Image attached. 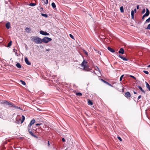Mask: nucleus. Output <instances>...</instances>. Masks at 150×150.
<instances>
[{
    "label": "nucleus",
    "instance_id": "11",
    "mask_svg": "<svg viewBox=\"0 0 150 150\" xmlns=\"http://www.w3.org/2000/svg\"><path fill=\"white\" fill-rule=\"evenodd\" d=\"M149 11L147 8H146V12L145 14H144L145 16H148L149 14Z\"/></svg>",
    "mask_w": 150,
    "mask_h": 150
},
{
    "label": "nucleus",
    "instance_id": "25",
    "mask_svg": "<svg viewBox=\"0 0 150 150\" xmlns=\"http://www.w3.org/2000/svg\"><path fill=\"white\" fill-rule=\"evenodd\" d=\"M52 6L53 8H55L56 7V5L55 3L54 2H53L52 3Z\"/></svg>",
    "mask_w": 150,
    "mask_h": 150
},
{
    "label": "nucleus",
    "instance_id": "18",
    "mask_svg": "<svg viewBox=\"0 0 150 150\" xmlns=\"http://www.w3.org/2000/svg\"><path fill=\"white\" fill-rule=\"evenodd\" d=\"M12 43V41H11L9 42L8 43L7 47H9L11 46V45Z\"/></svg>",
    "mask_w": 150,
    "mask_h": 150
},
{
    "label": "nucleus",
    "instance_id": "30",
    "mask_svg": "<svg viewBox=\"0 0 150 150\" xmlns=\"http://www.w3.org/2000/svg\"><path fill=\"white\" fill-rule=\"evenodd\" d=\"M83 51L86 55H88V53L86 51L84 50H83Z\"/></svg>",
    "mask_w": 150,
    "mask_h": 150
},
{
    "label": "nucleus",
    "instance_id": "55",
    "mask_svg": "<svg viewBox=\"0 0 150 150\" xmlns=\"http://www.w3.org/2000/svg\"><path fill=\"white\" fill-rule=\"evenodd\" d=\"M50 50L49 49H47L46 50V51H50Z\"/></svg>",
    "mask_w": 150,
    "mask_h": 150
},
{
    "label": "nucleus",
    "instance_id": "6",
    "mask_svg": "<svg viewBox=\"0 0 150 150\" xmlns=\"http://www.w3.org/2000/svg\"><path fill=\"white\" fill-rule=\"evenodd\" d=\"M125 96L126 98H128L130 97L131 96V95L129 92H127L125 93Z\"/></svg>",
    "mask_w": 150,
    "mask_h": 150
},
{
    "label": "nucleus",
    "instance_id": "29",
    "mask_svg": "<svg viewBox=\"0 0 150 150\" xmlns=\"http://www.w3.org/2000/svg\"><path fill=\"white\" fill-rule=\"evenodd\" d=\"M16 123L18 124H20L21 123L20 122L17 120H16Z\"/></svg>",
    "mask_w": 150,
    "mask_h": 150
},
{
    "label": "nucleus",
    "instance_id": "16",
    "mask_svg": "<svg viewBox=\"0 0 150 150\" xmlns=\"http://www.w3.org/2000/svg\"><path fill=\"white\" fill-rule=\"evenodd\" d=\"M146 88L150 91V86L147 82H146Z\"/></svg>",
    "mask_w": 150,
    "mask_h": 150
},
{
    "label": "nucleus",
    "instance_id": "5",
    "mask_svg": "<svg viewBox=\"0 0 150 150\" xmlns=\"http://www.w3.org/2000/svg\"><path fill=\"white\" fill-rule=\"evenodd\" d=\"M40 34L44 35H49V33L42 30L40 31Z\"/></svg>",
    "mask_w": 150,
    "mask_h": 150
},
{
    "label": "nucleus",
    "instance_id": "48",
    "mask_svg": "<svg viewBox=\"0 0 150 150\" xmlns=\"http://www.w3.org/2000/svg\"><path fill=\"white\" fill-rule=\"evenodd\" d=\"M131 17H132V19H134V15H131Z\"/></svg>",
    "mask_w": 150,
    "mask_h": 150
},
{
    "label": "nucleus",
    "instance_id": "34",
    "mask_svg": "<svg viewBox=\"0 0 150 150\" xmlns=\"http://www.w3.org/2000/svg\"><path fill=\"white\" fill-rule=\"evenodd\" d=\"M130 77L134 79L135 80H136V78L134 76L132 75H130Z\"/></svg>",
    "mask_w": 150,
    "mask_h": 150
},
{
    "label": "nucleus",
    "instance_id": "57",
    "mask_svg": "<svg viewBox=\"0 0 150 150\" xmlns=\"http://www.w3.org/2000/svg\"><path fill=\"white\" fill-rule=\"evenodd\" d=\"M122 87V88H123V87ZM122 90H123V89H122Z\"/></svg>",
    "mask_w": 150,
    "mask_h": 150
},
{
    "label": "nucleus",
    "instance_id": "15",
    "mask_svg": "<svg viewBox=\"0 0 150 150\" xmlns=\"http://www.w3.org/2000/svg\"><path fill=\"white\" fill-rule=\"evenodd\" d=\"M88 105H93V103L91 100L88 99Z\"/></svg>",
    "mask_w": 150,
    "mask_h": 150
},
{
    "label": "nucleus",
    "instance_id": "42",
    "mask_svg": "<svg viewBox=\"0 0 150 150\" xmlns=\"http://www.w3.org/2000/svg\"><path fill=\"white\" fill-rule=\"evenodd\" d=\"M123 60L125 61H127L128 60V59L125 57H124L122 59Z\"/></svg>",
    "mask_w": 150,
    "mask_h": 150
},
{
    "label": "nucleus",
    "instance_id": "37",
    "mask_svg": "<svg viewBox=\"0 0 150 150\" xmlns=\"http://www.w3.org/2000/svg\"><path fill=\"white\" fill-rule=\"evenodd\" d=\"M69 36L72 39H74V37L71 34H69Z\"/></svg>",
    "mask_w": 150,
    "mask_h": 150
},
{
    "label": "nucleus",
    "instance_id": "56",
    "mask_svg": "<svg viewBox=\"0 0 150 150\" xmlns=\"http://www.w3.org/2000/svg\"><path fill=\"white\" fill-rule=\"evenodd\" d=\"M148 67H150V64L148 66Z\"/></svg>",
    "mask_w": 150,
    "mask_h": 150
},
{
    "label": "nucleus",
    "instance_id": "51",
    "mask_svg": "<svg viewBox=\"0 0 150 150\" xmlns=\"http://www.w3.org/2000/svg\"><path fill=\"white\" fill-rule=\"evenodd\" d=\"M42 124H36V126H38V125H41Z\"/></svg>",
    "mask_w": 150,
    "mask_h": 150
},
{
    "label": "nucleus",
    "instance_id": "35",
    "mask_svg": "<svg viewBox=\"0 0 150 150\" xmlns=\"http://www.w3.org/2000/svg\"><path fill=\"white\" fill-rule=\"evenodd\" d=\"M145 9L144 8V9L142 11V14H143L145 12Z\"/></svg>",
    "mask_w": 150,
    "mask_h": 150
},
{
    "label": "nucleus",
    "instance_id": "8",
    "mask_svg": "<svg viewBox=\"0 0 150 150\" xmlns=\"http://www.w3.org/2000/svg\"><path fill=\"white\" fill-rule=\"evenodd\" d=\"M25 63L27 64H28V65H30L31 64V63L29 62L28 60V59L27 57L25 58Z\"/></svg>",
    "mask_w": 150,
    "mask_h": 150
},
{
    "label": "nucleus",
    "instance_id": "19",
    "mask_svg": "<svg viewBox=\"0 0 150 150\" xmlns=\"http://www.w3.org/2000/svg\"><path fill=\"white\" fill-rule=\"evenodd\" d=\"M138 87L141 91L144 93H145V91L142 89V88L140 86H139Z\"/></svg>",
    "mask_w": 150,
    "mask_h": 150
},
{
    "label": "nucleus",
    "instance_id": "14",
    "mask_svg": "<svg viewBox=\"0 0 150 150\" xmlns=\"http://www.w3.org/2000/svg\"><path fill=\"white\" fill-rule=\"evenodd\" d=\"M101 80L103 81V82L104 83H105L106 84H107V85H108L109 86H112V85L110 84L108 82L104 80L103 79H102Z\"/></svg>",
    "mask_w": 150,
    "mask_h": 150
},
{
    "label": "nucleus",
    "instance_id": "31",
    "mask_svg": "<svg viewBox=\"0 0 150 150\" xmlns=\"http://www.w3.org/2000/svg\"><path fill=\"white\" fill-rule=\"evenodd\" d=\"M143 72L146 74H149V72L147 71L144 70L143 71Z\"/></svg>",
    "mask_w": 150,
    "mask_h": 150
},
{
    "label": "nucleus",
    "instance_id": "33",
    "mask_svg": "<svg viewBox=\"0 0 150 150\" xmlns=\"http://www.w3.org/2000/svg\"><path fill=\"white\" fill-rule=\"evenodd\" d=\"M43 8L42 7H41L40 9V11L41 12H43Z\"/></svg>",
    "mask_w": 150,
    "mask_h": 150
},
{
    "label": "nucleus",
    "instance_id": "12",
    "mask_svg": "<svg viewBox=\"0 0 150 150\" xmlns=\"http://www.w3.org/2000/svg\"><path fill=\"white\" fill-rule=\"evenodd\" d=\"M108 49L112 52L113 53L115 52V51L113 49H112L110 47H108Z\"/></svg>",
    "mask_w": 150,
    "mask_h": 150
},
{
    "label": "nucleus",
    "instance_id": "49",
    "mask_svg": "<svg viewBox=\"0 0 150 150\" xmlns=\"http://www.w3.org/2000/svg\"><path fill=\"white\" fill-rule=\"evenodd\" d=\"M47 142H48V146H50V142H49V141H47Z\"/></svg>",
    "mask_w": 150,
    "mask_h": 150
},
{
    "label": "nucleus",
    "instance_id": "10",
    "mask_svg": "<svg viewBox=\"0 0 150 150\" xmlns=\"http://www.w3.org/2000/svg\"><path fill=\"white\" fill-rule=\"evenodd\" d=\"M25 117L23 115H22L21 119V118L19 119V120L21 121V123H22L23 122L24 120H25Z\"/></svg>",
    "mask_w": 150,
    "mask_h": 150
},
{
    "label": "nucleus",
    "instance_id": "26",
    "mask_svg": "<svg viewBox=\"0 0 150 150\" xmlns=\"http://www.w3.org/2000/svg\"><path fill=\"white\" fill-rule=\"evenodd\" d=\"M20 81L21 82V84H22V85H25L26 83H25V81H22V80H21Z\"/></svg>",
    "mask_w": 150,
    "mask_h": 150
},
{
    "label": "nucleus",
    "instance_id": "2",
    "mask_svg": "<svg viewBox=\"0 0 150 150\" xmlns=\"http://www.w3.org/2000/svg\"><path fill=\"white\" fill-rule=\"evenodd\" d=\"M32 40L37 44L42 43V39L37 36L33 37L32 39Z\"/></svg>",
    "mask_w": 150,
    "mask_h": 150
},
{
    "label": "nucleus",
    "instance_id": "1",
    "mask_svg": "<svg viewBox=\"0 0 150 150\" xmlns=\"http://www.w3.org/2000/svg\"><path fill=\"white\" fill-rule=\"evenodd\" d=\"M88 62L84 60L81 64V67L83 68V69L85 71H89L90 70V68L88 66Z\"/></svg>",
    "mask_w": 150,
    "mask_h": 150
},
{
    "label": "nucleus",
    "instance_id": "20",
    "mask_svg": "<svg viewBox=\"0 0 150 150\" xmlns=\"http://www.w3.org/2000/svg\"><path fill=\"white\" fill-rule=\"evenodd\" d=\"M30 134L32 136L35 137H36L35 136V135L32 132V131L30 132H29Z\"/></svg>",
    "mask_w": 150,
    "mask_h": 150
},
{
    "label": "nucleus",
    "instance_id": "50",
    "mask_svg": "<svg viewBox=\"0 0 150 150\" xmlns=\"http://www.w3.org/2000/svg\"><path fill=\"white\" fill-rule=\"evenodd\" d=\"M62 141L63 142H65V139L64 138H63L62 139Z\"/></svg>",
    "mask_w": 150,
    "mask_h": 150
},
{
    "label": "nucleus",
    "instance_id": "17",
    "mask_svg": "<svg viewBox=\"0 0 150 150\" xmlns=\"http://www.w3.org/2000/svg\"><path fill=\"white\" fill-rule=\"evenodd\" d=\"M16 65V67L19 68H21V65L18 63H17Z\"/></svg>",
    "mask_w": 150,
    "mask_h": 150
},
{
    "label": "nucleus",
    "instance_id": "9",
    "mask_svg": "<svg viewBox=\"0 0 150 150\" xmlns=\"http://www.w3.org/2000/svg\"><path fill=\"white\" fill-rule=\"evenodd\" d=\"M5 26L6 28L8 29L10 28V24L9 22H7Z\"/></svg>",
    "mask_w": 150,
    "mask_h": 150
},
{
    "label": "nucleus",
    "instance_id": "24",
    "mask_svg": "<svg viewBox=\"0 0 150 150\" xmlns=\"http://www.w3.org/2000/svg\"><path fill=\"white\" fill-rule=\"evenodd\" d=\"M41 15L42 16L45 17L47 18L48 17V16L47 14H44V13H41Z\"/></svg>",
    "mask_w": 150,
    "mask_h": 150
},
{
    "label": "nucleus",
    "instance_id": "53",
    "mask_svg": "<svg viewBox=\"0 0 150 150\" xmlns=\"http://www.w3.org/2000/svg\"><path fill=\"white\" fill-rule=\"evenodd\" d=\"M133 92H134V93L135 94H136L137 93V92H135L134 91Z\"/></svg>",
    "mask_w": 150,
    "mask_h": 150
},
{
    "label": "nucleus",
    "instance_id": "45",
    "mask_svg": "<svg viewBox=\"0 0 150 150\" xmlns=\"http://www.w3.org/2000/svg\"><path fill=\"white\" fill-rule=\"evenodd\" d=\"M46 1L45 2V3L47 4L48 3V0H46Z\"/></svg>",
    "mask_w": 150,
    "mask_h": 150
},
{
    "label": "nucleus",
    "instance_id": "52",
    "mask_svg": "<svg viewBox=\"0 0 150 150\" xmlns=\"http://www.w3.org/2000/svg\"><path fill=\"white\" fill-rule=\"evenodd\" d=\"M137 9H138L139 8V5H137Z\"/></svg>",
    "mask_w": 150,
    "mask_h": 150
},
{
    "label": "nucleus",
    "instance_id": "46",
    "mask_svg": "<svg viewBox=\"0 0 150 150\" xmlns=\"http://www.w3.org/2000/svg\"><path fill=\"white\" fill-rule=\"evenodd\" d=\"M32 131V130L31 129H28V131L29 132Z\"/></svg>",
    "mask_w": 150,
    "mask_h": 150
},
{
    "label": "nucleus",
    "instance_id": "47",
    "mask_svg": "<svg viewBox=\"0 0 150 150\" xmlns=\"http://www.w3.org/2000/svg\"><path fill=\"white\" fill-rule=\"evenodd\" d=\"M141 95L139 96L138 98V100L139 99L141 98Z\"/></svg>",
    "mask_w": 150,
    "mask_h": 150
},
{
    "label": "nucleus",
    "instance_id": "3",
    "mask_svg": "<svg viewBox=\"0 0 150 150\" xmlns=\"http://www.w3.org/2000/svg\"><path fill=\"white\" fill-rule=\"evenodd\" d=\"M52 40V39L47 37H44L42 39V42L47 43Z\"/></svg>",
    "mask_w": 150,
    "mask_h": 150
},
{
    "label": "nucleus",
    "instance_id": "39",
    "mask_svg": "<svg viewBox=\"0 0 150 150\" xmlns=\"http://www.w3.org/2000/svg\"><path fill=\"white\" fill-rule=\"evenodd\" d=\"M134 10H132L131 12V15H134Z\"/></svg>",
    "mask_w": 150,
    "mask_h": 150
},
{
    "label": "nucleus",
    "instance_id": "22",
    "mask_svg": "<svg viewBox=\"0 0 150 150\" xmlns=\"http://www.w3.org/2000/svg\"><path fill=\"white\" fill-rule=\"evenodd\" d=\"M36 5V4L34 3H31L29 4V6H34Z\"/></svg>",
    "mask_w": 150,
    "mask_h": 150
},
{
    "label": "nucleus",
    "instance_id": "32",
    "mask_svg": "<svg viewBox=\"0 0 150 150\" xmlns=\"http://www.w3.org/2000/svg\"><path fill=\"white\" fill-rule=\"evenodd\" d=\"M147 29L150 30V23L147 26V27L146 28Z\"/></svg>",
    "mask_w": 150,
    "mask_h": 150
},
{
    "label": "nucleus",
    "instance_id": "27",
    "mask_svg": "<svg viewBox=\"0 0 150 150\" xmlns=\"http://www.w3.org/2000/svg\"><path fill=\"white\" fill-rule=\"evenodd\" d=\"M76 95L79 96H82V94L81 93H76Z\"/></svg>",
    "mask_w": 150,
    "mask_h": 150
},
{
    "label": "nucleus",
    "instance_id": "38",
    "mask_svg": "<svg viewBox=\"0 0 150 150\" xmlns=\"http://www.w3.org/2000/svg\"><path fill=\"white\" fill-rule=\"evenodd\" d=\"M9 102H8L7 101L5 100L4 101V103L8 105Z\"/></svg>",
    "mask_w": 150,
    "mask_h": 150
},
{
    "label": "nucleus",
    "instance_id": "36",
    "mask_svg": "<svg viewBox=\"0 0 150 150\" xmlns=\"http://www.w3.org/2000/svg\"><path fill=\"white\" fill-rule=\"evenodd\" d=\"M32 125L29 124L28 126V129H31V126Z\"/></svg>",
    "mask_w": 150,
    "mask_h": 150
},
{
    "label": "nucleus",
    "instance_id": "4",
    "mask_svg": "<svg viewBox=\"0 0 150 150\" xmlns=\"http://www.w3.org/2000/svg\"><path fill=\"white\" fill-rule=\"evenodd\" d=\"M8 105H9L10 107L14 108L16 109H20V107L15 105L14 104L11 102H9Z\"/></svg>",
    "mask_w": 150,
    "mask_h": 150
},
{
    "label": "nucleus",
    "instance_id": "44",
    "mask_svg": "<svg viewBox=\"0 0 150 150\" xmlns=\"http://www.w3.org/2000/svg\"><path fill=\"white\" fill-rule=\"evenodd\" d=\"M145 17H146V16H145V15L144 14L142 17V19H144V18Z\"/></svg>",
    "mask_w": 150,
    "mask_h": 150
},
{
    "label": "nucleus",
    "instance_id": "23",
    "mask_svg": "<svg viewBox=\"0 0 150 150\" xmlns=\"http://www.w3.org/2000/svg\"><path fill=\"white\" fill-rule=\"evenodd\" d=\"M120 10L121 12L123 13L124 12L123 8V6H121L120 8Z\"/></svg>",
    "mask_w": 150,
    "mask_h": 150
},
{
    "label": "nucleus",
    "instance_id": "41",
    "mask_svg": "<svg viewBox=\"0 0 150 150\" xmlns=\"http://www.w3.org/2000/svg\"><path fill=\"white\" fill-rule=\"evenodd\" d=\"M117 138L120 141H122V139L120 137H117Z\"/></svg>",
    "mask_w": 150,
    "mask_h": 150
},
{
    "label": "nucleus",
    "instance_id": "13",
    "mask_svg": "<svg viewBox=\"0 0 150 150\" xmlns=\"http://www.w3.org/2000/svg\"><path fill=\"white\" fill-rule=\"evenodd\" d=\"M35 122V120L33 119L29 123V125H32Z\"/></svg>",
    "mask_w": 150,
    "mask_h": 150
},
{
    "label": "nucleus",
    "instance_id": "21",
    "mask_svg": "<svg viewBox=\"0 0 150 150\" xmlns=\"http://www.w3.org/2000/svg\"><path fill=\"white\" fill-rule=\"evenodd\" d=\"M25 30L28 33H29L30 32V28H26Z\"/></svg>",
    "mask_w": 150,
    "mask_h": 150
},
{
    "label": "nucleus",
    "instance_id": "54",
    "mask_svg": "<svg viewBox=\"0 0 150 150\" xmlns=\"http://www.w3.org/2000/svg\"><path fill=\"white\" fill-rule=\"evenodd\" d=\"M134 12H136V9H134Z\"/></svg>",
    "mask_w": 150,
    "mask_h": 150
},
{
    "label": "nucleus",
    "instance_id": "28",
    "mask_svg": "<svg viewBox=\"0 0 150 150\" xmlns=\"http://www.w3.org/2000/svg\"><path fill=\"white\" fill-rule=\"evenodd\" d=\"M150 22V17L146 20V23H149Z\"/></svg>",
    "mask_w": 150,
    "mask_h": 150
},
{
    "label": "nucleus",
    "instance_id": "7",
    "mask_svg": "<svg viewBox=\"0 0 150 150\" xmlns=\"http://www.w3.org/2000/svg\"><path fill=\"white\" fill-rule=\"evenodd\" d=\"M124 50L123 48H121L120 49V50L118 51V53L120 54H123L124 53Z\"/></svg>",
    "mask_w": 150,
    "mask_h": 150
},
{
    "label": "nucleus",
    "instance_id": "40",
    "mask_svg": "<svg viewBox=\"0 0 150 150\" xmlns=\"http://www.w3.org/2000/svg\"><path fill=\"white\" fill-rule=\"evenodd\" d=\"M123 76H124V75H123L121 76V77L120 78V81H122Z\"/></svg>",
    "mask_w": 150,
    "mask_h": 150
},
{
    "label": "nucleus",
    "instance_id": "43",
    "mask_svg": "<svg viewBox=\"0 0 150 150\" xmlns=\"http://www.w3.org/2000/svg\"><path fill=\"white\" fill-rule=\"evenodd\" d=\"M118 56H119V57L120 58H121V59H123V57H122V56H121V55H120V54H119V55H118Z\"/></svg>",
    "mask_w": 150,
    "mask_h": 150
}]
</instances>
